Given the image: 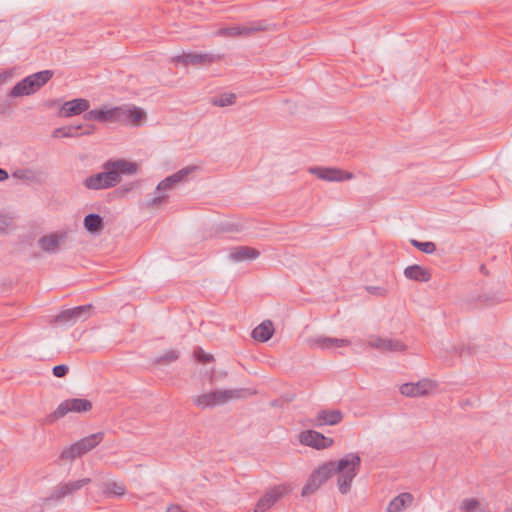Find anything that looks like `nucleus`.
<instances>
[{"instance_id": "obj_1", "label": "nucleus", "mask_w": 512, "mask_h": 512, "mask_svg": "<svg viewBox=\"0 0 512 512\" xmlns=\"http://www.w3.org/2000/svg\"><path fill=\"white\" fill-rule=\"evenodd\" d=\"M139 172V165L126 159H110L103 164V171L84 180L86 188L102 190L115 187L122 180V175L132 176Z\"/></svg>"}, {"instance_id": "obj_2", "label": "nucleus", "mask_w": 512, "mask_h": 512, "mask_svg": "<svg viewBox=\"0 0 512 512\" xmlns=\"http://www.w3.org/2000/svg\"><path fill=\"white\" fill-rule=\"evenodd\" d=\"M325 465L329 478L337 477L338 490L345 495L351 490L352 482L360 470L361 458L358 453H348L338 461H329Z\"/></svg>"}, {"instance_id": "obj_3", "label": "nucleus", "mask_w": 512, "mask_h": 512, "mask_svg": "<svg viewBox=\"0 0 512 512\" xmlns=\"http://www.w3.org/2000/svg\"><path fill=\"white\" fill-rule=\"evenodd\" d=\"M246 396L244 389H224L214 390L208 393L194 396L192 401L200 409L211 408L224 405L232 400L240 399Z\"/></svg>"}, {"instance_id": "obj_4", "label": "nucleus", "mask_w": 512, "mask_h": 512, "mask_svg": "<svg viewBox=\"0 0 512 512\" xmlns=\"http://www.w3.org/2000/svg\"><path fill=\"white\" fill-rule=\"evenodd\" d=\"M52 77L53 72L51 70H43L31 74L16 83L8 95L11 98L30 96L45 86Z\"/></svg>"}, {"instance_id": "obj_5", "label": "nucleus", "mask_w": 512, "mask_h": 512, "mask_svg": "<svg viewBox=\"0 0 512 512\" xmlns=\"http://www.w3.org/2000/svg\"><path fill=\"white\" fill-rule=\"evenodd\" d=\"M92 409L91 401L84 398H72L61 402L56 410L47 415L45 423L52 424L60 418H63L68 413H83Z\"/></svg>"}, {"instance_id": "obj_6", "label": "nucleus", "mask_w": 512, "mask_h": 512, "mask_svg": "<svg viewBox=\"0 0 512 512\" xmlns=\"http://www.w3.org/2000/svg\"><path fill=\"white\" fill-rule=\"evenodd\" d=\"M103 437V432H97L84 437L69 447L63 449L60 457L63 460H74L75 458L80 457L94 449L98 444L101 443Z\"/></svg>"}, {"instance_id": "obj_7", "label": "nucleus", "mask_w": 512, "mask_h": 512, "mask_svg": "<svg viewBox=\"0 0 512 512\" xmlns=\"http://www.w3.org/2000/svg\"><path fill=\"white\" fill-rule=\"evenodd\" d=\"M220 59V55L211 53L183 52L182 54L172 57L171 62L176 66L181 65L187 68L189 66H208L212 63L218 62Z\"/></svg>"}, {"instance_id": "obj_8", "label": "nucleus", "mask_w": 512, "mask_h": 512, "mask_svg": "<svg viewBox=\"0 0 512 512\" xmlns=\"http://www.w3.org/2000/svg\"><path fill=\"white\" fill-rule=\"evenodd\" d=\"M122 116L123 112L121 106H102L85 113L83 115V119L86 121H98L102 123H121Z\"/></svg>"}, {"instance_id": "obj_9", "label": "nucleus", "mask_w": 512, "mask_h": 512, "mask_svg": "<svg viewBox=\"0 0 512 512\" xmlns=\"http://www.w3.org/2000/svg\"><path fill=\"white\" fill-rule=\"evenodd\" d=\"M265 29L266 27L262 22H252L245 25L220 28L214 32V36L226 38L247 37Z\"/></svg>"}, {"instance_id": "obj_10", "label": "nucleus", "mask_w": 512, "mask_h": 512, "mask_svg": "<svg viewBox=\"0 0 512 512\" xmlns=\"http://www.w3.org/2000/svg\"><path fill=\"white\" fill-rule=\"evenodd\" d=\"M90 482V478H83L77 481L60 483L54 487L50 495L45 499V502L50 503L52 501H60L67 496L73 495Z\"/></svg>"}, {"instance_id": "obj_11", "label": "nucleus", "mask_w": 512, "mask_h": 512, "mask_svg": "<svg viewBox=\"0 0 512 512\" xmlns=\"http://www.w3.org/2000/svg\"><path fill=\"white\" fill-rule=\"evenodd\" d=\"M290 492L285 484H280L269 489L257 502L254 512L268 511L279 499Z\"/></svg>"}, {"instance_id": "obj_12", "label": "nucleus", "mask_w": 512, "mask_h": 512, "mask_svg": "<svg viewBox=\"0 0 512 512\" xmlns=\"http://www.w3.org/2000/svg\"><path fill=\"white\" fill-rule=\"evenodd\" d=\"M309 172L319 179L329 182H342L351 180L354 176L351 172L341 170L339 168L330 167H311Z\"/></svg>"}, {"instance_id": "obj_13", "label": "nucleus", "mask_w": 512, "mask_h": 512, "mask_svg": "<svg viewBox=\"0 0 512 512\" xmlns=\"http://www.w3.org/2000/svg\"><path fill=\"white\" fill-rule=\"evenodd\" d=\"M298 438L302 445L312 447L317 450L331 447L334 443L332 438H328L315 430L302 431Z\"/></svg>"}, {"instance_id": "obj_14", "label": "nucleus", "mask_w": 512, "mask_h": 512, "mask_svg": "<svg viewBox=\"0 0 512 512\" xmlns=\"http://www.w3.org/2000/svg\"><path fill=\"white\" fill-rule=\"evenodd\" d=\"M367 345L381 352H403L407 346L399 339L371 336Z\"/></svg>"}, {"instance_id": "obj_15", "label": "nucleus", "mask_w": 512, "mask_h": 512, "mask_svg": "<svg viewBox=\"0 0 512 512\" xmlns=\"http://www.w3.org/2000/svg\"><path fill=\"white\" fill-rule=\"evenodd\" d=\"M328 479H330L329 472L324 463L309 476L306 484L302 488L301 495L306 497L314 494Z\"/></svg>"}, {"instance_id": "obj_16", "label": "nucleus", "mask_w": 512, "mask_h": 512, "mask_svg": "<svg viewBox=\"0 0 512 512\" xmlns=\"http://www.w3.org/2000/svg\"><path fill=\"white\" fill-rule=\"evenodd\" d=\"M436 388V383L429 379H422L417 383H405L400 386V393L407 397H421L429 394Z\"/></svg>"}, {"instance_id": "obj_17", "label": "nucleus", "mask_w": 512, "mask_h": 512, "mask_svg": "<svg viewBox=\"0 0 512 512\" xmlns=\"http://www.w3.org/2000/svg\"><path fill=\"white\" fill-rule=\"evenodd\" d=\"M90 108V102L84 98H76L70 101H66L60 107L59 115L61 117L69 118L72 116L87 113Z\"/></svg>"}, {"instance_id": "obj_18", "label": "nucleus", "mask_w": 512, "mask_h": 512, "mask_svg": "<svg viewBox=\"0 0 512 512\" xmlns=\"http://www.w3.org/2000/svg\"><path fill=\"white\" fill-rule=\"evenodd\" d=\"M66 232H55L42 236L38 240L40 248L47 253H56L61 245L66 241Z\"/></svg>"}, {"instance_id": "obj_19", "label": "nucleus", "mask_w": 512, "mask_h": 512, "mask_svg": "<svg viewBox=\"0 0 512 512\" xmlns=\"http://www.w3.org/2000/svg\"><path fill=\"white\" fill-rule=\"evenodd\" d=\"M123 116L121 123L132 126H140L146 119V113L143 109L134 105H122Z\"/></svg>"}, {"instance_id": "obj_20", "label": "nucleus", "mask_w": 512, "mask_h": 512, "mask_svg": "<svg viewBox=\"0 0 512 512\" xmlns=\"http://www.w3.org/2000/svg\"><path fill=\"white\" fill-rule=\"evenodd\" d=\"M350 345L348 339H340L334 337L319 336L310 340V346L320 349L341 348Z\"/></svg>"}, {"instance_id": "obj_21", "label": "nucleus", "mask_w": 512, "mask_h": 512, "mask_svg": "<svg viewBox=\"0 0 512 512\" xmlns=\"http://www.w3.org/2000/svg\"><path fill=\"white\" fill-rule=\"evenodd\" d=\"M343 419V414L340 410H322L317 413L316 419L313 422L314 426L336 425Z\"/></svg>"}, {"instance_id": "obj_22", "label": "nucleus", "mask_w": 512, "mask_h": 512, "mask_svg": "<svg viewBox=\"0 0 512 512\" xmlns=\"http://www.w3.org/2000/svg\"><path fill=\"white\" fill-rule=\"evenodd\" d=\"M260 252L255 248L248 246H238L230 250V259L234 262H241L245 260H254L258 258Z\"/></svg>"}, {"instance_id": "obj_23", "label": "nucleus", "mask_w": 512, "mask_h": 512, "mask_svg": "<svg viewBox=\"0 0 512 512\" xmlns=\"http://www.w3.org/2000/svg\"><path fill=\"white\" fill-rule=\"evenodd\" d=\"M414 501V497L409 492L400 493L393 498L387 507V512H402L410 507Z\"/></svg>"}, {"instance_id": "obj_24", "label": "nucleus", "mask_w": 512, "mask_h": 512, "mask_svg": "<svg viewBox=\"0 0 512 512\" xmlns=\"http://www.w3.org/2000/svg\"><path fill=\"white\" fill-rule=\"evenodd\" d=\"M274 334L273 323L265 320L252 331V338L259 342H267Z\"/></svg>"}, {"instance_id": "obj_25", "label": "nucleus", "mask_w": 512, "mask_h": 512, "mask_svg": "<svg viewBox=\"0 0 512 512\" xmlns=\"http://www.w3.org/2000/svg\"><path fill=\"white\" fill-rule=\"evenodd\" d=\"M404 275L408 279L420 282H427L431 278L430 272L420 265H411L406 267Z\"/></svg>"}, {"instance_id": "obj_26", "label": "nucleus", "mask_w": 512, "mask_h": 512, "mask_svg": "<svg viewBox=\"0 0 512 512\" xmlns=\"http://www.w3.org/2000/svg\"><path fill=\"white\" fill-rule=\"evenodd\" d=\"M84 228L91 234H100L104 229L103 218L98 214H88L83 221Z\"/></svg>"}, {"instance_id": "obj_27", "label": "nucleus", "mask_w": 512, "mask_h": 512, "mask_svg": "<svg viewBox=\"0 0 512 512\" xmlns=\"http://www.w3.org/2000/svg\"><path fill=\"white\" fill-rule=\"evenodd\" d=\"M102 493L106 497L123 496L126 493V486L121 481L109 480L102 484Z\"/></svg>"}, {"instance_id": "obj_28", "label": "nucleus", "mask_w": 512, "mask_h": 512, "mask_svg": "<svg viewBox=\"0 0 512 512\" xmlns=\"http://www.w3.org/2000/svg\"><path fill=\"white\" fill-rule=\"evenodd\" d=\"M196 169H197L196 166L184 167V168L180 169L179 171H177L176 173L166 177L165 180L167 182L165 184L169 183L172 186L176 187L178 184L187 181L188 176L190 174H192Z\"/></svg>"}, {"instance_id": "obj_29", "label": "nucleus", "mask_w": 512, "mask_h": 512, "mask_svg": "<svg viewBox=\"0 0 512 512\" xmlns=\"http://www.w3.org/2000/svg\"><path fill=\"white\" fill-rule=\"evenodd\" d=\"M460 512H488L487 507L477 498H465L459 506Z\"/></svg>"}, {"instance_id": "obj_30", "label": "nucleus", "mask_w": 512, "mask_h": 512, "mask_svg": "<svg viewBox=\"0 0 512 512\" xmlns=\"http://www.w3.org/2000/svg\"><path fill=\"white\" fill-rule=\"evenodd\" d=\"M82 128V125H77V126H73V125H69V126H64V127H59V128H56L53 133H52V136L54 138H76V137H79L80 134L78 133V130H80Z\"/></svg>"}, {"instance_id": "obj_31", "label": "nucleus", "mask_w": 512, "mask_h": 512, "mask_svg": "<svg viewBox=\"0 0 512 512\" xmlns=\"http://www.w3.org/2000/svg\"><path fill=\"white\" fill-rule=\"evenodd\" d=\"M168 199L169 194L156 193L155 191L153 196L146 200L145 207L148 209H157L165 204Z\"/></svg>"}, {"instance_id": "obj_32", "label": "nucleus", "mask_w": 512, "mask_h": 512, "mask_svg": "<svg viewBox=\"0 0 512 512\" xmlns=\"http://www.w3.org/2000/svg\"><path fill=\"white\" fill-rule=\"evenodd\" d=\"M236 101V94L234 93H225V94H222L218 97H214L212 100H211V103L214 105V106H219V107H225V106H230V105H233Z\"/></svg>"}, {"instance_id": "obj_33", "label": "nucleus", "mask_w": 512, "mask_h": 512, "mask_svg": "<svg viewBox=\"0 0 512 512\" xmlns=\"http://www.w3.org/2000/svg\"><path fill=\"white\" fill-rule=\"evenodd\" d=\"M12 176L26 182H34L37 180V174L31 169H18L13 172Z\"/></svg>"}, {"instance_id": "obj_34", "label": "nucleus", "mask_w": 512, "mask_h": 512, "mask_svg": "<svg viewBox=\"0 0 512 512\" xmlns=\"http://www.w3.org/2000/svg\"><path fill=\"white\" fill-rule=\"evenodd\" d=\"M91 309V305L78 306L75 308H71L73 313V320L76 323L79 320H85L89 316V311Z\"/></svg>"}, {"instance_id": "obj_35", "label": "nucleus", "mask_w": 512, "mask_h": 512, "mask_svg": "<svg viewBox=\"0 0 512 512\" xmlns=\"http://www.w3.org/2000/svg\"><path fill=\"white\" fill-rule=\"evenodd\" d=\"M411 243L414 247L427 254H432L436 251V245L433 242H419L417 240H411Z\"/></svg>"}, {"instance_id": "obj_36", "label": "nucleus", "mask_w": 512, "mask_h": 512, "mask_svg": "<svg viewBox=\"0 0 512 512\" xmlns=\"http://www.w3.org/2000/svg\"><path fill=\"white\" fill-rule=\"evenodd\" d=\"M179 358V353L176 350L167 351L160 356L155 362L158 364H168L176 361Z\"/></svg>"}, {"instance_id": "obj_37", "label": "nucleus", "mask_w": 512, "mask_h": 512, "mask_svg": "<svg viewBox=\"0 0 512 512\" xmlns=\"http://www.w3.org/2000/svg\"><path fill=\"white\" fill-rule=\"evenodd\" d=\"M73 313L71 309L64 310L56 317L55 321L63 324H74Z\"/></svg>"}, {"instance_id": "obj_38", "label": "nucleus", "mask_w": 512, "mask_h": 512, "mask_svg": "<svg viewBox=\"0 0 512 512\" xmlns=\"http://www.w3.org/2000/svg\"><path fill=\"white\" fill-rule=\"evenodd\" d=\"M194 356L201 363H210L214 360L213 355L205 353L201 348H197L194 351Z\"/></svg>"}, {"instance_id": "obj_39", "label": "nucleus", "mask_w": 512, "mask_h": 512, "mask_svg": "<svg viewBox=\"0 0 512 512\" xmlns=\"http://www.w3.org/2000/svg\"><path fill=\"white\" fill-rule=\"evenodd\" d=\"M13 224L10 216L0 213V232H4Z\"/></svg>"}, {"instance_id": "obj_40", "label": "nucleus", "mask_w": 512, "mask_h": 512, "mask_svg": "<svg viewBox=\"0 0 512 512\" xmlns=\"http://www.w3.org/2000/svg\"><path fill=\"white\" fill-rule=\"evenodd\" d=\"M366 290L375 296L384 297L388 294V290L384 287H378V286H367Z\"/></svg>"}, {"instance_id": "obj_41", "label": "nucleus", "mask_w": 512, "mask_h": 512, "mask_svg": "<svg viewBox=\"0 0 512 512\" xmlns=\"http://www.w3.org/2000/svg\"><path fill=\"white\" fill-rule=\"evenodd\" d=\"M166 182L167 181L165 179H163L162 181H160L158 183V185L156 187V193L169 194V192L175 188L174 186H172L169 183L165 184Z\"/></svg>"}, {"instance_id": "obj_42", "label": "nucleus", "mask_w": 512, "mask_h": 512, "mask_svg": "<svg viewBox=\"0 0 512 512\" xmlns=\"http://www.w3.org/2000/svg\"><path fill=\"white\" fill-rule=\"evenodd\" d=\"M68 370V366L66 365H57L53 368V375L58 378L64 377Z\"/></svg>"}, {"instance_id": "obj_43", "label": "nucleus", "mask_w": 512, "mask_h": 512, "mask_svg": "<svg viewBox=\"0 0 512 512\" xmlns=\"http://www.w3.org/2000/svg\"><path fill=\"white\" fill-rule=\"evenodd\" d=\"M12 76H13L12 71H5V72L0 73V86L7 83L12 78Z\"/></svg>"}, {"instance_id": "obj_44", "label": "nucleus", "mask_w": 512, "mask_h": 512, "mask_svg": "<svg viewBox=\"0 0 512 512\" xmlns=\"http://www.w3.org/2000/svg\"><path fill=\"white\" fill-rule=\"evenodd\" d=\"M167 512H186V511L182 510L181 507L178 505H171L167 508Z\"/></svg>"}, {"instance_id": "obj_45", "label": "nucleus", "mask_w": 512, "mask_h": 512, "mask_svg": "<svg viewBox=\"0 0 512 512\" xmlns=\"http://www.w3.org/2000/svg\"><path fill=\"white\" fill-rule=\"evenodd\" d=\"M9 177L6 170L0 168V182L7 180Z\"/></svg>"}, {"instance_id": "obj_46", "label": "nucleus", "mask_w": 512, "mask_h": 512, "mask_svg": "<svg viewBox=\"0 0 512 512\" xmlns=\"http://www.w3.org/2000/svg\"><path fill=\"white\" fill-rule=\"evenodd\" d=\"M94 129L95 127L94 126H91L89 129L85 130L84 132L82 133H79L80 135H90L94 132Z\"/></svg>"}, {"instance_id": "obj_47", "label": "nucleus", "mask_w": 512, "mask_h": 512, "mask_svg": "<svg viewBox=\"0 0 512 512\" xmlns=\"http://www.w3.org/2000/svg\"><path fill=\"white\" fill-rule=\"evenodd\" d=\"M455 352L459 355H462L464 353V349L461 348L459 351L455 348Z\"/></svg>"}, {"instance_id": "obj_48", "label": "nucleus", "mask_w": 512, "mask_h": 512, "mask_svg": "<svg viewBox=\"0 0 512 512\" xmlns=\"http://www.w3.org/2000/svg\"><path fill=\"white\" fill-rule=\"evenodd\" d=\"M504 512H512V505L507 507Z\"/></svg>"}]
</instances>
